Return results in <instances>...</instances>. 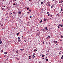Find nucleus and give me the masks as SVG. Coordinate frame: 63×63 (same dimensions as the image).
<instances>
[{"label": "nucleus", "mask_w": 63, "mask_h": 63, "mask_svg": "<svg viewBox=\"0 0 63 63\" xmlns=\"http://www.w3.org/2000/svg\"><path fill=\"white\" fill-rule=\"evenodd\" d=\"M47 4L48 6H50V2H47Z\"/></svg>", "instance_id": "nucleus-1"}, {"label": "nucleus", "mask_w": 63, "mask_h": 63, "mask_svg": "<svg viewBox=\"0 0 63 63\" xmlns=\"http://www.w3.org/2000/svg\"><path fill=\"white\" fill-rule=\"evenodd\" d=\"M63 1H61L60 0H59V3H61L63 2Z\"/></svg>", "instance_id": "nucleus-2"}, {"label": "nucleus", "mask_w": 63, "mask_h": 63, "mask_svg": "<svg viewBox=\"0 0 63 63\" xmlns=\"http://www.w3.org/2000/svg\"><path fill=\"white\" fill-rule=\"evenodd\" d=\"M43 31L44 32H45L46 31V30L45 29H44L43 30Z\"/></svg>", "instance_id": "nucleus-3"}, {"label": "nucleus", "mask_w": 63, "mask_h": 63, "mask_svg": "<svg viewBox=\"0 0 63 63\" xmlns=\"http://www.w3.org/2000/svg\"><path fill=\"white\" fill-rule=\"evenodd\" d=\"M61 53H62V52L61 51H60V52L59 54H60V55L61 54Z\"/></svg>", "instance_id": "nucleus-4"}, {"label": "nucleus", "mask_w": 63, "mask_h": 63, "mask_svg": "<svg viewBox=\"0 0 63 63\" xmlns=\"http://www.w3.org/2000/svg\"><path fill=\"white\" fill-rule=\"evenodd\" d=\"M45 29L47 30H48V29H47V27H46Z\"/></svg>", "instance_id": "nucleus-5"}, {"label": "nucleus", "mask_w": 63, "mask_h": 63, "mask_svg": "<svg viewBox=\"0 0 63 63\" xmlns=\"http://www.w3.org/2000/svg\"><path fill=\"white\" fill-rule=\"evenodd\" d=\"M18 50H17L16 51V53H18Z\"/></svg>", "instance_id": "nucleus-6"}, {"label": "nucleus", "mask_w": 63, "mask_h": 63, "mask_svg": "<svg viewBox=\"0 0 63 63\" xmlns=\"http://www.w3.org/2000/svg\"><path fill=\"white\" fill-rule=\"evenodd\" d=\"M24 50V49H20V50H21L22 51H23Z\"/></svg>", "instance_id": "nucleus-7"}, {"label": "nucleus", "mask_w": 63, "mask_h": 63, "mask_svg": "<svg viewBox=\"0 0 63 63\" xmlns=\"http://www.w3.org/2000/svg\"><path fill=\"white\" fill-rule=\"evenodd\" d=\"M60 25V26H61V27H63V25Z\"/></svg>", "instance_id": "nucleus-8"}, {"label": "nucleus", "mask_w": 63, "mask_h": 63, "mask_svg": "<svg viewBox=\"0 0 63 63\" xmlns=\"http://www.w3.org/2000/svg\"><path fill=\"white\" fill-rule=\"evenodd\" d=\"M30 57H31V56H29V59H31V58Z\"/></svg>", "instance_id": "nucleus-9"}, {"label": "nucleus", "mask_w": 63, "mask_h": 63, "mask_svg": "<svg viewBox=\"0 0 63 63\" xmlns=\"http://www.w3.org/2000/svg\"><path fill=\"white\" fill-rule=\"evenodd\" d=\"M60 26V25H59L58 26V28H59V27Z\"/></svg>", "instance_id": "nucleus-10"}, {"label": "nucleus", "mask_w": 63, "mask_h": 63, "mask_svg": "<svg viewBox=\"0 0 63 63\" xmlns=\"http://www.w3.org/2000/svg\"><path fill=\"white\" fill-rule=\"evenodd\" d=\"M18 14H21V12H20H20H18Z\"/></svg>", "instance_id": "nucleus-11"}, {"label": "nucleus", "mask_w": 63, "mask_h": 63, "mask_svg": "<svg viewBox=\"0 0 63 63\" xmlns=\"http://www.w3.org/2000/svg\"><path fill=\"white\" fill-rule=\"evenodd\" d=\"M20 39H18V41L19 42H20Z\"/></svg>", "instance_id": "nucleus-12"}, {"label": "nucleus", "mask_w": 63, "mask_h": 63, "mask_svg": "<svg viewBox=\"0 0 63 63\" xmlns=\"http://www.w3.org/2000/svg\"><path fill=\"white\" fill-rule=\"evenodd\" d=\"M16 59L17 60H19V59H18V58H16Z\"/></svg>", "instance_id": "nucleus-13"}, {"label": "nucleus", "mask_w": 63, "mask_h": 63, "mask_svg": "<svg viewBox=\"0 0 63 63\" xmlns=\"http://www.w3.org/2000/svg\"><path fill=\"white\" fill-rule=\"evenodd\" d=\"M5 54H7V52H4Z\"/></svg>", "instance_id": "nucleus-14"}, {"label": "nucleus", "mask_w": 63, "mask_h": 63, "mask_svg": "<svg viewBox=\"0 0 63 63\" xmlns=\"http://www.w3.org/2000/svg\"><path fill=\"white\" fill-rule=\"evenodd\" d=\"M44 21H47V19H45V18H44Z\"/></svg>", "instance_id": "nucleus-15"}, {"label": "nucleus", "mask_w": 63, "mask_h": 63, "mask_svg": "<svg viewBox=\"0 0 63 63\" xmlns=\"http://www.w3.org/2000/svg\"><path fill=\"white\" fill-rule=\"evenodd\" d=\"M2 41H1L0 42V44H2Z\"/></svg>", "instance_id": "nucleus-16"}, {"label": "nucleus", "mask_w": 63, "mask_h": 63, "mask_svg": "<svg viewBox=\"0 0 63 63\" xmlns=\"http://www.w3.org/2000/svg\"><path fill=\"white\" fill-rule=\"evenodd\" d=\"M48 37H49V38H50V36L48 35V36L47 37V38H48Z\"/></svg>", "instance_id": "nucleus-17"}, {"label": "nucleus", "mask_w": 63, "mask_h": 63, "mask_svg": "<svg viewBox=\"0 0 63 63\" xmlns=\"http://www.w3.org/2000/svg\"><path fill=\"white\" fill-rule=\"evenodd\" d=\"M63 36H61V38L62 39H63Z\"/></svg>", "instance_id": "nucleus-18"}, {"label": "nucleus", "mask_w": 63, "mask_h": 63, "mask_svg": "<svg viewBox=\"0 0 63 63\" xmlns=\"http://www.w3.org/2000/svg\"><path fill=\"white\" fill-rule=\"evenodd\" d=\"M28 10H29V7H28L27 9V11Z\"/></svg>", "instance_id": "nucleus-19"}, {"label": "nucleus", "mask_w": 63, "mask_h": 63, "mask_svg": "<svg viewBox=\"0 0 63 63\" xmlns=\"http://www.w3.org/2000/svg\"><path fill=\"white\" fill-rule=\"evenodd\" d=\"M24 41L25 42H26V41H27V40H26H26H24Z\"/></svg>", "instance_id": "nucleus-20"}, {"label": "nucleus", "mask_w": 63, "mask_h": 63, "mask_svg": "<svg viewBox=\"0 0 63 63\" xmlns=\"http://www.w3.org/2000/svg\"><path fill=\"white\" fill-rule=\"evenodd\" d=\"M13 5H14V6H15V5H16V3H14L13 4Z\"/></svg>", "instance_id": "nucleus-21"}, {"label": "nucleus", "mask_w": 63, "mask_h": 63, "mask_svg": "<svg viewBox=\"0 0 63 63\" xmlns=\"http://www.w3.org/2000/svg\"><path fill=\"white\" fill-rule=\"evenodd\" d=\"M19 35V33H17L16 34V35Z\"/></svg>", "instance_id": "nucleus-22"}, {"label": "nucleus", "mask_w": 63, "mask_h": 63, "mask_svg": "<svg viewBox=\"0 0 63 63\" xmlns=\"http://www.w3.org/2000/svg\"><path fill=\"white\" fill-rule=\"evenodd\" d=\"M1 52H3V50H1Z\"/></svg>", "instance_id": "nucleus-23"}, {"label": "nucleus", "mask_w": 63, "mask_h": 63, "mask_svg": "<svg viewBox=\"0 0 63 63\" xmlns=\"http://www.w3.org/2000/svg\"><path fill=\"white\" fill-rule=\"evenodd\" d=\"M61 59H63V57H61Z\"/></svg>", "instance_id": "nucleus-24"}, {"label": "nucleus", "mask_w": 63, "mask_h": 63, "mask_svg": "<svg viewBox=\"0 0 63 63\" xmlns=\"http://www.w3.org/2000/svg\"><path fill=\"white\" fill-rule=\"evenodd\" d=\"M41 4H43V2H41Z\"/></svg>", "instance_id": "nucleus-25"}, {"label": "nucleus", "mask_w": 63, "mask_h": 63, "mask_svg": "<svg viewBox=\"0 0 63 63\" xmlns=\"http://www.w3.org/2000/svg\"><path fill=\"white\" fill-rule=\"evenodd\" d=\"M46 61H48V59H46Z\"/></svg>", "instance_id": "nucleus-26"}, {"label": "nucleus", "mask_w": 63, "mask_h": 63, "mask_svg": "<svg viewBox=\"0 0 63 63\" xmlns=\"http://www.w3.org/2000/svg\"><path fill=\"white\" fill-rule=\"evenodd\" d=\"M55 42H56L55 43V44H56V43H57V41H56Z\"/></svg>", "instance_id": "nucleus-27"}, {"label": "nucleus", "mask_w": 63, "mask_h": 63, "mask_svg": "<svg viewBox=\"0 0 63 63\" xmlns=\"http://www.w3.org/2000/svg\"><path fill=\"white\" fill-rule=\"evenodd\" d=\"M29 12H31V10H29Z\"/></svg>", "instance_id": "nucleus-28"}, {"label": "nucleus", "mask_w": 63, "mask_h": 63, "mask_svg": "<svg viewBox=\"0 0 63 63\" xmlns=\"http://www.w3.org/2000/svg\"><path fill=\"white\" fill-rule=\"evenodd\" d=\"M52 16V15H50V16L51 17H52V16Z\"/></svg>", "instance_id": "nucleus-29"}, {"label": "nucleus", "mask_w": 63, "mask_h": 63, "mask_svg": "<svg viewBox=\"0 0 63 63\" xmlns=\"http://www.w3.org/2000/svg\"><path fill=\"white\" fill-rule=\"evenodd\" d=\"M49 14V12H47V14Z\"/></svg>", "instance_id": "nucleus-30"}, {"label": "nucleus", "mask_w": 63, "mask_h": 63, "mask_svg": "<svg viewBox=\"0 0 63 63\" xmlns=\"http://www.w3.org/2000/svg\"><path fill=\"white\" fill-rule=\"evenodd\" d=\"M53 6H52L51 7V8H53Z\"/></svg>", "instance_id": "nucleus-31"}, {"label": "nucleus", "mask_w": 63, "mask_h": 63, "mask_svg": "<svg viewBox=\"0 0 63 63\" xmlns=\"http://www.w3.org/2000/svg\"><path fill=\"white\" fill-rule=\"evenodd\" d=\"M1 26H3V24H2L1 25Z\"/></svg>", "instance_id": "nucleus-32"}, {"label": "nucleus", "mask_w": 63, "mask_h": 63, "mask_svg": "<svg viewBox=\"0 0 63 63\" xmlns=\"http://www.w3.org/2000/svg\"><path fill=\"white\" fill-rule=\"evenodd\" d=\"M4 9V8H2V10H3Z\"/></svg>", "instance_id": "nucleus-33"}, {"label": "nucleus", "mask_w": 63, "mask_h": 63, "mask_svg": "<svg viewBox=\"0 0 63 63\" xmlns=\"http://www.w3.org/2000/svg\"><path fill=\"white\" fill-rule=\"evenodd\" d=\"M33 57H35V56L34 55H33Z\"/></svg>", "instance_id": "nucleus-34"}, {"label": "nucleus", "mask_w": 63, "mask_h": 63, "mask_svg": "<svg viewBox=\"0 0 63 63\" xmlns=\"http://www.w3.org/2000/svg\"><path fill=\"white\" fill-rule=\"evenodd\" d=\"M16 12H13V13H14V14H15Z\"/></svg>", "instance_id": "nucleus-35"}, {"label": "nucleus", "mask_w": 63, "mask_h": 63, "mask_svg": "<svg viewBox=\"0 0 63 63\" xmlns=\"http://www.w3.org/2000/svg\"><path fill=\"white\" fill-rule=\"evenodd\" d=\"M10 2H11V3H12V0H11L10 1Z\"/></svg>", "instance_id": "nucleus-36"}, {"label": "nucleus", "mask_w": 63, "mask_h": 63, "mask_svg": "<svg viewBox=\"0 0 63 63\" xmlns=\"http://www.w3.org/2000/svg\"><path fill=\"white\" fill-rule=\"evenodd\" d=\"M35 50H34V51H36V49H35Z\"/></svg>", "instance_id": "nucleus-37"}, {"label": "nucleus", "mask_w": 63, "mask_h": 63, "mask_svg": "<svg viewBox=\"0 0 63 63\" xmlns=\"http://www.w3.org/2000/svg\"><path fill=\"white\" fill-rule=\"evenodd\" d=\"M61 11H63V10H62V9H61Z\"/></svg>", "instance_id": "nucleus-38"}, {"label": "nucleus", "mask_w": 63, "mask_h": 63, "mask_svg": "<svg viewBox=\"0 0 63 63\" xmlns=\"http://www.w3.org/2000/svg\"><path fill=\"white\" fill-rule=\"evenodd\" d=\"M56 45L57 46H58V44H56Z\"/></svg>", "instance_id": "nucleus-39"}, {"label": "nucleus", "mask_w": 63, "mask_h": 63, "mask_svg": "<svg viewBox=\"0 0 63 63\" xmlns=\"http://www.w3.org/2000/svg\"><path fill=\"white\" fill-rule=\"evenodd\" d=\"M42 57H44V55H43L42 56Z\"/></svg>", "instance_id": "nucleus-40"}, {"label": "nucleus", "mask_w": 63, "mask_h": 63, "mask_svg": "<svg viewBox=\"0 0 63 63\" xmlns=\"http://www.w3.org/2000/svg\"><path fill=\"white\" fill-rule=\"evenodd\" d=\"M18 39H20V37H18Z\"/></svg>", "instance_id": "nucleus-41"}, {"label": "nucleus", "mask_w": 63, "mask_h": 63, "mask_svg": "<svg viewBox=\"0 0 63 63\" xmlns=\"http://www.w3.org/2000/svg\"><path fill=\"white\" fill-rule=\"evenodd\" d=\"M48 16H49V14H48Z\"/></svg>", "instance_id": "nucleus-42"}, {"label": "nucleus", "mask_w": 63, "mask_h": 63, "mask_svg": "<svg viewBox=\"0 0 63 63\" xmlns=\"http://www.w3.org/2000/svg\"><path fill=\"white\" fill-rule=\"evenodd\" d=\"M47 52H49V51L48 50V51H47Z\"/></svg>", "instance_id": "nucleus-43"}, {"label": "nucleus", "mask_w": 63, "mask_h": 63, "mask_svg": "<svg viewBox=\"0 0 63 63\" xmlns=\"http://www.w3.org/2000/svg\"><path fill=\"white\" fill-rule=\"evenodd\" d=\"M8 58H8L6 60H8Z\"/></svg>", "instance_id": "nucleus-44"}, {"label": "nucleus", "mask_w": 63, "mask_h": 63, "mask_svg": "<svg viewBox=\"0 0 63 63\" xmlns=\"http://www.w3.org/2000/svg\"><path fill=\"white\" fill-rule=\"evenodd\" d=\"M43 44H45V42H43Z\"/></svg>", "instance_id": "nucleus-45"}, {"label": "nucleus", "mask_w": 63, "mask_h": 63, "mask_svg": "<svg viewBox=\"0 0 63 63\" xmlns=\"http://www.w3.org/2000/svg\"><path fill=\"white\" fill-rule=\"evenodd\" d=\"M32 16H30V18H32Z\"/></svg>", "instance_id": "nucleus-46"}, {"label": "nucleus", "mask_w": 63, "mask_h": 63, "mask_svg": "<svg viewBox=\"0 0 63 63\" xmlns=\"http://www.w3.org/2000/svg\"><path fill=\"white\" fill-rule=\"evenodd\" d=\"M33 55H35V53H33Z\"/></svg>", "instance_id": "nucleus-47"}, {"label": "nucleus", "mask_w": 63, "mask_h": 63, "mask_svg": "<svg viewBox=\"0 0 63 63\" xmlns=\"http://www.w3.org/2000/svg\"><path fill=\"white\" fill-rule=\"evenodd\" d=\"M27 14H29V13L28 12H27Z\"/></svg>", "instance_id": "nucleus-48"}, {"label": "nucleus", "mask_w": 63, "mask_h": 63, "mask_svg": "<svg viewBox=\"0 0 63 63\" xmlns=\"http://www.w3.org/2000/svg\"><path fill=\"white\" fill-rule=\"evenodd\" d=\"M44 58H42V59L43 60H44Z\"/></svg>", "instance_id": "nucleus-49"}, {"label": "nucleus", "mask_w": 63, "mask_h": 63, "mask_svg": "<svg viewBox=\"0 0 63 63\" xmlns=\"http://www.w3.org/2000/svg\"><path fill=\"white\" fill-rule=\"evenodd\" d=\"M60 41H62V40L61 39V40H60Z\"/></svg>", "instance_id": "nucleus-50"}, {"label": "nucleus", "mask_w": 63, "mask_h": 63, "mask_svg": "<svg viewBox=\"0 0 63 63\" xmlns=\"http://www.w3.org/2000/svg\"><path fill=\"white\" fill-rule=\"evenodd\" d=\"M1 41V39H0V41Z\"/></svg>", "instance_id": "nucleus-51"}, {"label": "nucleus", "mask_w": 63, "mask_h": 63, "mask_svg": "<svg viewBox=\"0 0 63 63\" xmlns=\"http://www.w3.org/2000/svg\"><path fill=\"white\" fill-rule=\"evenodd\" d=\"M41 62H39V63H41Z\"/></svg>", "instance_id": "nucleus-52"}, {"label": "nucleus", "mask_w": 63, "mask_h": 63, "mask_svg": "<svg viewBox=\"0 0 63 63\" xmlns=\"http://www.w3.org/2000/svg\"><path fill=\"white\" fill-rule=\"evenodd\" d=\"M41 22H42V21H42V20H41Z\"/></svg>", "instance_id": "nucleus-53"}, {"label": "nucleus", "mask_w": 63, "mask_h": 63, "mask_svg": "<svg viewBox=\"0 0 63 63\" xmlns=\"http://www.w3.org/2000/svg\"><path fill=\"white\" fill-rule=\"evenodd\" d=\"M2 1H3L4 2V0H2Z\"/></svg>", "instance_id": "nucleus-54"}, {"label": "nucleus", "mask_w": 63, "mask_h": 63, "mask_svg": "<svg viewBox=\"0 0 63 63\" xmlns=\"http://www.w3.org/2000/svg\"><path fill=\"white\" fill-rule=\"evenodd\" d=\"M62 57H63V56H62Z\"/></svg>", "instance_id": "nucleus-55"}, {"label": "nucleus", "mask_w": 63, "mask_h": 63, "mask_svg": "<svg viewBox=\"0 0 63 63\" xmlns=\"http://www.w3.org/2000/svg\"><path fill=\"white\" fill-rule=\"evenodd\" d=\"M32 58H33V59L34 58V57H32Z\"/></svg>", "instance_id": "nucleus-56"}, {"label": "nucleus", "mask_w": 63, "mask_h": 63, "mask_svg": "<svg viewBox=\"0 0 63 63\" xmlns=\"http://www.w3.org/2000/svg\"><path fill=\"white\" fill-rule=\"evenodd\" d=\"M40 23H41L42 22H41V21H40Z\"/></svg>", "instance_id": "nucleus-57"}, {"label": "nucleus", "mask_w": 63, "mask_h": 63, "mask_svg": "<svg viewBox=\"0 0 63 63\" xmlns=\"http://www.w3.org/2000/svg\"><path fill=\"white\" fill-rule=\"evenodd\" d=\"M2 7H4V6H3V5H2Z\"/></svg>", "instance_id": "nucleus-58"}, {"label": "nucleus", "mask_w": 63, "mask_h": 63, "mask_svg": "<svg viewBox=\"0 0 63 63\" xmlns=\"http://www.w3.org/2000/svg\"><path fill=\"white\" fill-rule=\"evenodd\" d=\"M22 38H23V36H22Z\"/></svg>", "instance_id": "nucleus-59"}, {"label": "nucleus", "mask_w": 63, "mask_h": 63, "mask_svg": "<svg viewBox=\"0 0 63 63\" xmlns=\"http://www.w3.org/2000/svg\"><path fill=\"white\" fill-rule=\"evenodd\" d=\"M62 6L63 7V4H62Z\"/></svg>", "instance_id": "nucleus-60"}, {"label": "nucleus", "mask_w": 63, "mask_h": 63, "mask_svg": "<svg viewBox=\"0 0 63 63\" xmlns=\"http://www.w3.org/2000/svg\"><path fill=\"white\" fill-rule=\"evenodd\" d=\"M62 29L63 30V29Z\"/></svg>", "instance_id": "nucleus-61"}, {"label": "nucleus", "mask_w": 63, "mask_h": 63, "mask_svg": "<svg viewBox=\"0 0 63 63\" xmlns=\"http://www.w3.org/2000/svg\"><path fill=\"white\" fill-rule=\"evenodd\" d=\"M15 1H16V0H14Z\"/></svg>", "instance_id": "nucleus-62"}, {"label": "nucleus", "mask_w": 63, "mask_h": 63, "mask_svg": "<svg viewBox=\"0 0 63 63\" xmlns=\"http://www.w3.org/2000/svg\"><path fill=\"white\" fill-rule=\"evenodd\" d=\"M11 15H12V13H11Z\"/></svg>", "instance_id": "nucleus-63"}, {"label": "nucleus", "mask_w": 63, "mask_h": 63, "mask_svg": "<svg viewBox=\"0 0 63 63\" xmlns=\"http://www.w3.org/2000/svg\"><path fill=\"white\" fill-rule=\"evenodd\" d=\"M29 1H31V0H29Z\"/></svg>", "instance_id": "nucleus-64"}]
</instances>
